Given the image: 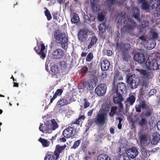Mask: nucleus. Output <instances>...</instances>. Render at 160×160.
I'll list each match as a JSON object with an SVG mask.
<instances>
[{"instance_id": "nucleus-23", "label": "nucleus", "mask_w": 160, "mask_h": 160, "mask_svg": "<svg viewBox=\"0 0 160 160\" xmlns=\"http://www.w3.org/2000/svg\"><path fill=\"white\" fill-rule=\"evenodd\" d=\"M38 141L40 142L42 146L44 147H48L50 144V142L47 139L40 138L38 140Z\"/></svg>"}, {"instance_id": "nucleus-31", "label": "nucleus", "mask_w": 160, "mask_h": 160, "mask_svg": "<svg viewBox=\"0 0 160 160\" xmlns=\"http://www.w3.org/2000/svg\"><path fill=\"white\" fill-rule=\"evenodd\" d=\"M98 160H111L110 158L107 155L102 154L98 157Z\"/></svg>"}, {"instance_id": "nucleus-26", "label": "nucleus", "mask_w": 160, "mask_h": 160, "mask_svg": "<svg viewBox=\"0 0 160 160\" xmlns=\"http://www.w3.org/2000/svg\"><path fill=\"white\" fill-rule=\"evenodd\" d=\"M141 150L142 155H144L145 158H147V157H149L150 156V154H149V152H154V151H153V150L151 151L148 150L146 148L143 147H142L141 148Z\"/></svg>"}, {"instance_id": "nucleus-29", "label": "nucleus", "mask_w": 160, "mask_h": 160, "mask_svg": "<svg viewBox=\"0 0 160 160\" xmlns=\"http://www.w3.org/2000/svg\"><path fill=\"white\" fill-rule=\"evenodd\" d=\"M150 3L152 8H157L160 4V0H151Z\"/></svg>"}, {"instance_id": "nucleus-11", "label": "nucleus", "mask_w": 160, "mask_h": 160, "mask_svg": "<svg viewBox=\"0 0 160 160\" xmlns=\"http://www.w3.org/2000/svg\"><path fill=\"white\" fill-rule=\"evenodd\" d=\"M79 40L82 42H85L88 38V32L85 30H81L78 34Z\"/></svg>"}, {"instance_id": "nucleus-7", "label": "nucleus", "mask_w": 160, "mask_h": 160, "mask_svg": "<svg viewBox=\"0 0 160 160\" xmlns=\"http://www.w3.org/2000/svg\"><path fill=\"white\" fill-rule=\"evenodd\" d=\"M64 52L60 48H57L54 50L52 54L53 58L59 59L62 58L64 56Z\"/></svg>"}, {"instance_id": "nucleus-56", "label": "nucleus", "mask_w": 160, "mask_h": 160, "mask_svg": "<svg viewBox=\"0 0 160 160\" xmlns=\"http://www.w3.org/2000/svg\"><path fill=\"white\" fill-rule=\"evenodd\" d=\"M121 147H119L118 148L116 151L118 155L119 156L118 157H120V156L122 157V153L121 152Z\"/></svg>"}, {"instance_id": "nucleus-20", "label": "nucleus", "mask_w": 160, "mask_h": 160, "mask_svg": "<svg viewBox=\"0 0 160 160\" xmlns=\"http://www.w3.org/2000/svg\"><path fill=\"white\" fill-rule=\"evenodd\" d=\"M67 104H68V102L64 98H60L57 102L56 104L57 106L59 107H62Z\"/></svg>"}, {"instance_id": "nucleus-53", "label": "nucleus", "mask_w": 160, "mask_h": 160, "mask_svg": "<svg viewBox=\"0 0 160 160\" xmlns=\"http://www.w3.org/2000/svg\"><path fill=\"white\" fill-rule=\"evenodd\" d=\"M88 82L94 87L96 86V81L95 79H92L90 80L89 82Z\"/></svg>"}, {"instance_id": "nucleus-27", "label": "nucleus", "mask_w": 160, "mask_h": 160, "mask_svg": "<svg viewBox=\"0 0 160 160\" xmlns=\"http://www.w3.org/2000/svg\"><path fill=\"white\" fill-rule=\"evenodd\" d=\"M71 22L72 23H76L79 21V18L77 13H73L72 14Z\"/></svg>"}, {"instance_id": "nucleus-54", "label": "nucleus", "mask_w": 160, "mask_h": 160, "mask_svg": "<svg viewBox=\"0 0 160 160\" xmlns=\"http://www.w3.org/2000/svg\"><path fill=\"white\" fill-rule=\"evenodd\" d=\"M141 106L139 104L136 105L135 106L136 111L138 113L141 112Z\"/></svg>"}, {"instance_id": "nucleus-16", "label": "nucleus", "mask_w": 160, "mask_h": 160, "mask_svg": "<svg viewBox=\"0 0 160 160\" xmlns=\"http://www.w3.org/2000/svg\"><path fill=\"white\" fill-rule=\"evenodd\" d=\"M132 16L138 22L140 21L141 19L140 18V10L137 7H135L134 8L132 14Z\"/></svg>"}, {"instance_id": "nucleus-18", "label": "nucleus", "mask_w": 160, "mask_h": 160, "mask_svg": "<svg viewBox=\"0 0 160 160\" xmlns=\"http://www.w3.org/2000/svg\"><path fill=\"white\" fill-rule=\"evenodd\" d=\"M135 100L136 98L134 95H129V97L126 99L125 101V103L127 106L128 105L132 106L135 102Z\"/></svg>"}, {"instance_id": "nucleus-28", "label": "nucleus", "mask_w": 160, "mask_h": 160, "mask_svg": "<svg viewBox=\"0 0 160 160\" xmlns=\"http://www.w3.org/2000/svg\"><path fill=\"white\" fill-rule=\"evenodd\" d=\"M149 34L151 36L150 39L152 40H156L158 37V34L156 32L153 30H151Z\"/></svg>"}, {"instance_id": "nucleus-61", "label": "nucleus", "mask_w": 160, "mask_h": 160, "mask_svg": "<svg viewBox=\"0 0 160 160\" xmlns=\"http://www.w3.org/2000/svg\"><path fill=\"white\" fill-rule=\"evenodd\" d=\"M107 74L106 72H103L101 74V77H102V79H104L107 78Z\"/></svg>"}, {"instance_id": "nucleus-35", "label": "nucleus", "mask_w": 160, "mask_h": 160, "mask_svg": "<svg viewBox=\"0 0 160 160\" xmlns=\"http://www.w3.org/2000/svg\"><path fill=\"white\" fill-rule=\"evenodd\" d=\"M63 97L68 102V104H70L73 101L72 96L71 95H66Z\"/></svg>"}, {"instance_id": "nucleus-62", "label": "nucleus", "mask_w": 160, "mask_h": 160, "mask_svg": "<svg viewBox=\"0 0 160 160\" xmlns=\"http://www.w3.org/2000/svg\"><path fill=\"white\" fill-rule=\"evenodd\" d=\"M117 109V108L116 107H112L111 108V112H112L114 113H115Z\"/></svg>"}, {"instance_id": "nucleus-64", "label": "nucleus", "mask_w": 160, "mask_h": 160, "mask_svg": "<svg viewBox=\"0 0 160 160\" xmlns=\"http://www.w3.org/2000/svg\"><path fill=\"white\" fill-rule=\"evenodd\" d=\"M65 137H62V138H60L59 139V141L60 142H65L66 141V140L65 138Z\"/></svg>"}, {"instance_id": "nucleus-49", "label": "nucleus", "mask_w": 160, "mask_h": 160, "mask_svg": "<svg viewBox=\"0 0 160 160\" xmlns=\"http://www.w3.org/2000/svg\"><path fill=\"white\" fill-rule=\"evenodd\" d=\"M131 48V46L129 43L125 44L123 45V49L125 51H128L130 50Z\"/></svg>"}, {"instance_id": "nucleus-51", "label": "nucleus", "mask_w": 160, "mask_h": 160, "mask_svg": "<svg viewBox=\"0 0 160 160\" xmlns=\"http://www.w3.org/2000/svg\"><path fill=\"white\" fill-rule=\"evenodd\" d=\"M80 122V121L78 118H77L75 121H72V122L69 125L71 126H72L73 124L79 125Z\"/></svg>"}, {"instance_id": "nucleus-55", "label": "nucleus", "mask_w": 160, "mask_h": 160, "mask_svg": "<svg viewBox=\"0 0 160 160\" xmlns=\"http://www.w3.org/2000/svg\"><path fill=\"white\" fill-rule=\"evenodd\" d=\"M59 64L61 67L65 68L67 66V63L64 61H62L59 62Z\"/></svg>"}, {"instance_id": "nucleus-10", "label": "nucleus", "mask_w": 160, "mask_h": 160, "mask_svg": "<svg viewBox=\"0 0 160 160\" xmlns=\"http://www.w3.org/2000/svg\"><path fill=\"white\" fill-rule=\"evenodd\" d=\"M136 70L139 72L140 75L145 78H152L153 77V74L150 72H147L146 70L142 69H136Z\"/></svg>"}, {"instance_id": "nucleus-39", "label": "nucleus", "mask_w": 160, "mask_h": 160, "mask_svg": "<svg viewBox=\"0 0 160 160\" xmlns=\"http://www.w3.org/2000/svg\"><path fill=\"white\" fill-rule=\"evenodd\" d=\"M44 9H46L44 12L45 15L47 17V20L49 21L52 18L50 12L46 8L44 7Z\"/></svg>"}, {"instance_id": "nucleus-42", "label": "nucleus", "mask_w": 160, "mask_h": 160, "mask_svg": "<svg viewBox=\"0 0 160 160\" xmlns=\"http://www.w3.org/2000/svg\"><path fill=\"white\" fill-rule=\"evenodd\" d=\"M93 58V53L91 52H90L87 56L86 61L88 62H90L92 60Z\"/></svg>"}, {"instance_id": "nucleus-63", "label": "nucleus", "mask_w": 160, "mask_h": 160, "mask_svg": "<svg viewBox=\"0 0 160 160\" xmlns=\"http://www.w3.org/2000/svg\"><path fill=\"white\" fill-rule=\"evenodd\" d=\"M112 54V51L108 50L107 51V55L108 56H111Z\"/></svg>"}, {"instance_id": "nucleus-4", "label": "nucleus", "mask_w": 160, "mask_h": 160, "mask_svg": "<svg viewBox=\"0 0 160 160\" xmlns=\"http://www.w3.org/2000/svg\"><path fill=\"white\" fill-rule=\"evenodd\" d=\"M127 82L131 88L134 89L136 88L139 85V79L135 75H132L127 77Z\"/></svg>"}, {"instance_id": "nucleus-59", "label": "nucleus", "mask_w": 160, "mask_h": 160, "mask_svg": "<svg viewBox=\"0 0 160 160\" xmlns=\"http://www.w3.org/2000/svg\"><path fill=\"white\" fill-rule=\"evenodd\" d=\"M85 117L84 115H79L78 119L80 121V122L82 121V120H84L85 118Z\"/></svg>"}, {"instance_id": "nucleus-57", "label": "nucleus", "mask_w": 160, "mask_h": 160, "mask_svg": "<svg viewBox=\"0 0 160 160\" xmlns=\"http://www.w3.org/2000/svg\"><path fill=\"white\" fill-rule=\"evenodd\" d=\"M86 82H85L82 83L79 89H83L84 88H86Z\"/></svg>"}, {"instance_id": "nucleus-37", "label": "nucleus", "mask_w": 160, "mask_h": 160, "mask_svg": "<svg viewBox=\"0 0 160 160\" xmlns=\"http://www.w3.org/2000/svg\"><path fill=\"white\" fill-rule=\"evenodd\" d=\"M146 112L145 113V116L146 117H150L153 113V110L152 108H149V107L146 109Z\"/></svg>"}, {"instance_id": "nucleus-8", "label": "nucleus", "mask_w": 160, "mask_h": 160, "mask_svg": "<svg viewBox=\"0 0 160 160\" xmlns=\"http://www.w3.org/2000/svg\"><path fill=\"white\" fill-rule=\"evenodd\" d=\"M66 147V145L64 144L63 146H61L60 145H57L56 146L55 150L54 152V154L56 157V159H58L60 154L63 152L65 149Z\"/></svg>"}, {"instance_id": "nucleus-22", "label": "nucleus", "mask_w": 160, "mask_h": 160, "mask_svg": "<svg viewBox=\"0 0 160 160\" xmlns=\"http://www.w3.org/2000/svg\"><path fill=\"white\" fill-rule=\"evenodd\" d=\"M148 136L145 134H142L139 137L140 142L141 144L144 145L148 140Z\"/></svg>"}, {"instance_id": "nucleus-6", "label": "nucleus", "mask_w": 160, "mask_h": 160, "mask_svg": "<svg viewBox=\"0 0 160 160\" xmlns=\"http://www.w3.org/2000/svg\"><path fill=\"white\" fill-rule=\"evenodd\" d=\"M107 87L104 83H101L95 89V93L99 96H102L106 92Z\"/></svg>"}, {"instance_id": "nucleus-9", "label": "nucleus", "mask_w": 160, "mask_h": 160, "mask_svg": "<svg viewBox=\"0 0 160 160\" xmlns=\"http://www.w3.org/2000/svg\"><path fill=\"white\" fill-rule=\"evenodd\" d=\"M126 152L128 156L132 159L136 157L138 154V151L134 147L129 148L127 150Z\"/></svg>"}, {"instance_id": "nucleus-52", "label": "nucleus", "mask_w": 160, "mask_h": 160, "mask_svg": "<svg viewBox=\"0 0 160 160\" xmlns=\"http://www.w3.org/2000/svg\"><path fill=\"white\" fill-rule=\"evenodd\" d=\"M93 123V121L92 119L91 118L88 119L87 123H86V125L88 127H91Z\"/></svg>"}, {"instance_id": "nucleus-34", "label": "nucleus", "mask_w": 160, "mask_h": 160, "mask_svg": "<svg viewBox=\"0 0 160 160\" xmlns=\"http://www.w3.org/2000/svg\"><path fill=\"white\" fill-rule=\"evenodd\" d=\"M57 160L56 159L54 155L52 154L47 153L46 154L44 158V160Z\"/></svg>"}, {"instance_id": "nucleus-3", "label": "nucleus", "mask_w": 160, "mask_h": 160, "mask_svg": "<svg viewBox=\"0 0 160 160\" xmlns=\"http://www.w3.org/2000/svg\"><path fill=\"white\" fill-rule=\"evenodd\" d=\"M126 23L125 28L131 35H134L133 32H132L136 28L137 24L133 20L131 19L128 21H125L124 23Z\"/></svg>"}, {"instance_id": "nucleus-12", "label": "nucleus", "mask_w": 160, "mask_h": 160, "mask_svg": "<svg viewBox=\"0 0 160 160\" xmlns=\"http://www.w3.org/2000/svg\"><path fill=\"white\" fill-rule=\"evenodd\" d=\"M115 88L116 90V92L122 94H123L124 91L127 89L126 84L123 82L118 83Z\"/></svg>"}, {"instance_id": "nucleus-5", "label": "nucleus", "mask_w": 160, "mask_h": 160, "mask_svg": "<svg viewBox=\"0 0 160 160\" xmlns=\"http://www.w3.org/2000/svg\"><path fill=\"white\" fill-rule=\"evenodd\" d=\"M76 131L72 126H69L63 131L62 135L67 138H72L75 135Z\"/></svg>"}, {"instance_id": "nucleus-46", "label": "nucleus", "mask_w": 160, "mask_h": 160, "mask_svg": "<svg viewBox=\"0 0 160 160\" xmlns=\"http://www.w3.org/2000/svg\"><path fill=\"white\" fill-rule=\"evenodd\" d=\"M118 160H131L129 157L128 155H123L122 157H118Z\"/></svg>"}, {"instance_id": "nucleus-13", "label": "nucleus", "mask_w": 160, "mask_h": 160, "mask_svg": "<svg viewBox=\"0 0 160 160\" xmlns=\"http://www.w3.org/2000/svg\"><path fill=\"white\" fill-rule=\"evenodd\" d=\"M133 58L135 60L141 63L144 62L145 60L144 54L139 52L135 54L133 57Z\"/></svg>"}, {"instance_id": "nucleus-38", "label": "nucleus", "mask_w": 160, "mask_h": 160, "mask_svg": "<svg viewBox=\"0 0 160 160\" xmlns=\"http://www.w3.org/2000/svg\"><path fill=\"white\" fill-rule=\"evenodd\" d=\"M138 125L142 127L146 126L147 125L148 121L144 118H142L138 122Z\"/></svg>"}, {"instance_id": "nucleus-19", "label": "nucleus", "mask_w": 160, "mask_h": 160, "mask_svg": "<svg viewBox=\"0 0 160 160\" xmlns=\"http://www.w3.org/2000/svg\"><path fill=\"white\" fill-rule=\"evenodd\" d=\"M160 139V134L158 132H155L153 135V138L151 142L152 145H155L157 144L159 141Z\"/></svg>"}, {"instance_id": "nucleus-1", "label": "nucleus", "mask_w": 160, "mask_h": 160, "mask_svg": "<svg viewBox=\"0 0 160 160\" xmlns=\"http://www.w3.org/2000/svg\"><path fill=\"white\" fill-rule=\"evenodd\" d=\"M52 38L55 42H51V45L52 47L55 46V43H56L57 45H60L64 50L67 49L69 40L68 36L64 32H62L57 29L54 32Z\"/></svg>"}, {"instance_id": "nucleus-21", "label": "nucleus", "mask_w": 160, "mask_h": 160, "mask_svg": "<svg viewBox=\"0 0 160 160\" xmlns=\"http://www.w3.org/2000/svg\"><path fill=\"white\" fill-rule=\"evenodd\" d=\"M139 3L142 4V9L143 10H148L149 8V5L146 0H138Z\"/></svg>"}, {"instance_id": "nucleus-47", "label": "nucleus", "mask_w": 160, "mask_h": 160, "mask_svg": "<svg viewBox=\"0 0 160 160\" xmlns=\"http://www.w3.org/2000/svg\"><path fill=\"white\" fill-rule=\"evenodd\" d=\"M105 18V16L102 13L98 14L97 17L98 20V21L102 22L103 21Z\"/></svg>"}, {"instance_id": "nucleus-48", "label": "nucleus", "mask_w": 160, "mask_h": 160, "mask_svg": "<svg viewBox=\"0 0 160 160\" xmlns=\"http://www.w3.org/2000/svg\"><path fill=\"white\" fill-rule=\"evenodd\" d=\"M47 124H45V125L46 126V125ZM43 124H41L40 125L39 127V130L41 131L42 132H44L45 131H49V130H46V128H44V126H43Z\"/></svg>"}, {"instance_id": "nucleus-45", "label": "nucleus", "mask_w": 160, "mask_h": 160, "mask_svg": "<svg viewBox=\"0 0 160 160\" xmlns=\"http://www.w3.org/2000/svg\"><path fill=\"white\" fill-rule=\"evenodd\" d=\"M83 105L84 108L85 109L89 107L90 105V103L88 101L87 99L86 98L83 99Z\"/></svg>"}, {"instance_id": "nucleus-36", "label": "nucleus", "mask_w": 160, "mask_h": 160, "mask_svg": "<svg viewBox=\"0 0 160 160\" xmlns=\"http://www.w3.org/2000/svg\"><path fill=\"white\" fill-rule=\"evenodd\" d=\"M52 16L53 19L55 22H60L59 20V14H58V12L56 11L53 12L52 13Z\"/></svg>"}, {"instance_id": "nucleus-32", "label": "nucleus", "mask_w": 160, "mask_h": 160, "mask_svg": "<svg viewBox=\"0 0 160 160\" xmlns=\"http://www.w3.org/2000/svg\"><path fill=\"white\" fill-rule=\"evenodd\" d=\"M39 48L38 47H36L34 48V49L37 53L39 54L40 57L42 59H44L46 57V56L45 54L44 53V52L41 51L38 52L39 50Z\"/></svg>"}, {"instance_id": "nucleus-14", "label": "nucleus", "mask_w": 160, "mask_h": 160, "mask_svg": "<svg viewBox=\"0 0 160 160\" xmlns=\"http://www.w3.org/2000/svg\"><path fill=\"white\" fill-rule=\"evenodd\" d=\"M51 123L46 125V130H54L58 127V124L55 119H52L51 120Z\"/></svg>"}, {"instance_id": "nucleus-15", "label": "nucleus", "mask_w": 160, "mask_h": 160, "mask_svg": "<svg viewBox=\"0 0 160 160\" xmlns=\"http://www.w3.org/2000/svg\"><path fill=\"white\" fill-rule=\"evenodd\" d=\"M124 99L123 94L116 92V95L114 96L113 98V101L114 102L115 104L122 102Z\"/></svg>"}, {"instance_id": "nucleus-40", "label": "nucleus", "mask_w": 160, "mask_h": 160, "mask_svg": "<svg viewBox=\"0 0 160 160\" xmlns=\"http://www.w3.org/2000/svg\"><path fill=\"white\" fill-rule=\"evenodd\" d=\"M122 58L123 61H126L128 59V54L127 52L123 51L122 52Z\"/></svg>"}, {"instance_id": "nucleus-44", "label": "nucleus", "mask_w": 160, "mask_h": 160, "mask_svg": "<svg viewBox=\"0 0 160 160\" xmlns=\"http://www.w3.org/2000/svg\"><path fill=\"white\" fill-rule=\"evenodd\" d=\"M80 142L81 140H78L75 141L74 143L73 146L71 148H72L74 149H76L79 145Z\"/></svg>"}, {"instance_id": "nucleus-25", "label": "nucleus", "mask_w": 160, "mask_h": 160, "mask_svg": "<svg viewBox=\"0 0 160 160\" xmlns=\"http://www.w3.org/2000/svg\"><path fill=\"white\" fill-rule=\"evenodd\" d=\"M62 92L63 91L61 89H57L52 98L51 99L50 103H52L53 102V101L58 96H59L61 95Z\"/></svg>"}, {"instance_id": "nucleus-60", "label": "nucleus", "mask_w": 160, "mask_h": 160, "mask_svg": "<svg viewBox=\"0 0 160 160\" xmlns=\"http://www.w3.org/2000/svg\"><path fill=\"white\" fill-rule=\"evenodd\" d=\"M41 49L40 51H41V52H43L44 50L45 49V47L44 45V43H42L41 44Z\"/></svg>"}, {"instance_id": "nucleus-43", "label": "nucleus", "mask_w": 160, "mask_h": 160, "mask_svg": "<svg viewBox=\"0 0 160 160\" xmlns=\"http://www.w3.org/2000/svg\"><path fill=\"white\" fill-rule=\"evenodd\" d=\"M88 70V68L86 66L82 67L80 73L82 76H84L85 74Z\"/></svg>"}, {"instance_id": "nucleus-2", "label": "nucleus", "mask_w": 160, "mask_h": 160, "mask_svg": "<svg viewBox=\"0 0 160 160\" xmlns=\"http://www.w3.org/2000/svg\"><path fill=\"white\" fill-rule=\"evenodd\" d=\"M107 119V114L104 109L100 110L95 120L96 124L103 125Z\"/></svg>"}, {"instance_id": "nucleus-50", "label": "nucleus", "mask_w": 160, "mask_h": 160, "mask_svg": "<svg viewBox=\"0 0 160 160\" xmlns=\"http://www.w3.org/2000/svg\"><path fill=\"white\" fill-rule=\"evenodd\" d=\"M86 88L88 90H92L93 89L94 87L92 85L90 84L88 82H86Z\"/></svg>"}, {"instance_id": "nucleus-33", "label": "nucleus", "mask_w": 160, "mask_h": 160, "mask_svg": "<svg viewBox=\"0 0 160 160\" xmlns=\"http://www.w3.org/2000/svg\"><path fill=\"white\" fill-rule=\"evenodd\" d=\"M90 5L93 11H98L99 10V8L98 6L95 1H91L90 2Z\"/></svg>"}, {"instance_id": "nucleus-58", "label": "nucleus", "mask_w": 160, "mask_h": 160, "mask_svg": "<svg viewBox=\"0 0 160 160\" xmlns=\"http://www.w3.org/2000/svg\"><path fill=\"white\" fill-rule=\"evenodd\" d=\"M157 92L156 90L155 89H151L149 93V96H152L155 93Z\"/></svg>"}, {"instance_id": "nucleus-24", "label": "nucleus", "mask_w": 160, "mask_h": 160, "mask_svg": "<svg viewBox=\"0 0 160 160\" xmlns=\"http://www.w3.org/2000/svg\"><path fill=\"white\" fill-rule=\"evenodd\" d=\"M58 66L56 64L53 65L51 67V74L54 75H56L59 72Z\"/></svg>"}, {"instance_id": "nucleus-17", "label": "nucleus", "mask_w": 160, "mask_h": 160, "mask_svg": "<svg viewBox=\"0 0 160 160\" xmlns=\"http://www.w3.org/2000/svg\"><path fill=\"white\" fill-rule=\"evenodd\" d=\"M110 65V63L107 60H104L101 62V68L103 71L108 70Z\"/></svg>"}, {"instance_id": "nucleus-30", "label": "nucleus", "mask_w": 160, "mask_h": 160, "mask_svg": "<svg viewBox=\"0 0 160 160\" xmlns=\"http://www.w3.org/2000/svg\"><path fill=\"white\" fill-rule=\"evenodd\" d=\"M98 39L95 36H92V37L90 43L88 45V48L89 49L91 48L97 42Z\"/></svg>"}, {"instance_id": "nucleus-41", "label": "nucleus", "mask_w": 160, "mask_h": 160, "mask_svg": "<svg viewBox=\"0 0 160 160\" xmlns=\"http://www.w3.org/2000/svg\"><path fill=\"white\" fill-rule=\"evenodd\" d=\"M141 108L143 109H145L148 108L149 107L148 106L146 103V102L145 100H142L141 101L140 103Z\"/></svg>"}]
</instances>
